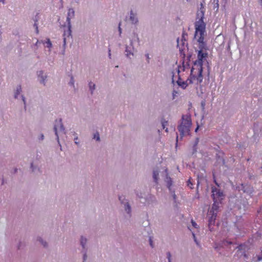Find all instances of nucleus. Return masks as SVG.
<instances>
[{"mask_svg": "<svg viewBox=\"0 0 262 262\" xmlns=\"http://www.w3.org/2000/svg\"><path fill=\"white\" fill-rule=\"evenodd\" d=\"M18 249L20 248V243H19V245H18Z\"/></svg>", "mask_w": 262, "mask_h": 262, "instance_id": "774afa93", "label": "nucleus"}, {"mask_svg": "<svg viewBox=\"0 0 262 262\" xmlns=\"http://www.w3.org/2000/svg\"><path fill=\"white\" fill-rule=\"evenodd\" d=\"M94 139H96L97 141H99L100 140V137H99V135L98 133H96L94 135Z\"/></svg>", "mask_w": 262, "mask_h": 262, "instance_id": "a19ab883", "label": "nucleus"}, {"mask_svg": "<svg viewBox=\"0 0 262 262\" xmlns=\"http://www.w3.org/2000/svg\"><path fill=\"white\" fill-rule=\"evenodd\" d=\"M162 126L163 129L165 128V127L168 124V121L165 120L164 119H162L161 121Z\"/></svg>", "mask_w": 262, "mask_h": 262, "instance_id": "2f4dec72", "label": "nucleus"}, {"mask_svg": "<svg viewBox=\"0 0 262 262\" xmlns=\"http://www.w3.org/2000/svg\"><path fill=\"white\" fill-rule=\"evenodd\" d=\"M30 168H31L32 171H34L36 169V167L34 165L33 162H31V165H30Z\"/></svg>", "mask_w": 262, "mask_h": 262, "instance_id": "79ce46f5", "label": "nucleus"}, {"mask_svg": "<svg viewBox=\"0 0 262 262\" xmlns=\"http://www.w3.org/2000/svg\"><path fill=\"white\" fill-rule=\"evenodd\" d=\"M63 27L64 28V32L63 34V47L64 50L66 48V46L67 38L70 37L72 35V30H71L72 25H71V24H67V27L66 25H64Z\"/></svg>", "mask_w": 262, "mask_h": 262, "instance_id": "1a4fd4ad", "label": "nucleus"}, {"mask_svg": "<svg viewBox=\"0 0 262 262\" xmlns=\"http://www.w3.org/2000/svg\"><path fill=\"white\" fill-rule=\"evenodd\" d=\"M74 135L75 136V137L74 138V142L76 145H79V142L77 141V140L78 139L77 134L75 132H74Z\"/></svg>", "mask_w": 262, "mask_h": 262, "instance_id": "473e14b6", "label": "nucleus"}, {"mask_svg": "<svg viewBox=\"0 0 262 262\" xmlns=\"http://www.w3.org/2000/svg\"><path fill=\"white\" fill-rule=\"evenodd\" d=\"M74 83H75V81H74V77L71 75V76H70V81L69 82V84L70 86H72L74 87Z\"/></svg>", "mask_w": 262, "mask_h": 262, "instance_id": "7c9ffc66", "label": "nucleus"}, {"mask_svg": "<svg viewBox=\"0 0 262 262\" xmlns=\"http://www.w3.org/2000/svg\"><path fill=\"white\" fill-rule=\"evenodd\" d=\"M129 20L133 25H136L139 22V19L136 13H134L132 10L129 13Z\"/></svg>", "mask_w": 262, "mask_h": 262, "instance_id": "dca6fc26", "label": "nucleus"}, {"mask_svg": "<svg viewBox=\"0 0 262 262\" xmlns=\"http://www.w3.org/2000/svg\"><path fill=\"white\" fill-rule=\"evenodd\" d=\"M188 36L187 33L185 31H183L182 34L181 40L187 41V37Z\"/></svg>", "mask_w": 262, "mask_h": 262, "instance_id": "c756f323", "label": "nucleus"}, {"mask_svg": "<svg viewBox=\"0 0 262 262\" xmlns=\"http://www.w3.org/2000/svg\"><path fill=\"white\" fill-rule=\"evenodd\" d=\"M133 39H130V43L129 45H126L125 46V56L127 58H130V56H134V51L135 50V48L133 45Z\"/></svg>", "mask_w": 262, "mask_h": 262, "instance_id": "f8f14e48", "label": "nucleus"}, {"mask_svg": "<svg viewBox=\"0 0 262 262\" xmlns=\"http://www.w3.org/2000/svg\"><path fill=\"white\" fill-rule=\"evenodd\" d=\"M170 194L172 195H173V194H176L175 193V190L174 189H173L171 187H170V188H168Z\"/></svg>", "mask_w": 262, "mask_h": 262, "instance_id": "c03bdc74", "label": "nucleus"}, {"mask_svg": "<svg viewBox=\"0 0 262 262\" xmlns=\"http://www.w3.org/2000/svg\"><path fill=\"white\" fill-rule=\"evenodd\" d=\"M41 43L46 45V47L49 49H50L52 46V44L49 38H47L46 40H41Z\"/></svg>", "mask_w": 262, "mask_h": 262, "instance_id": "a878e982", "label": "nucleus"}, {"mask_svg": "<svg viewBox=\"0 0 262 262\" xmlns=\"http://www.w3.org/2000/svg\"><path fill=\"white\" fill-rule=\"evenodd\" d=\"M33 26L34 27H35V32L36 34H38L39 33V30H38V24H37V23H34V25H33Z\"/></svg>", "mask_w": 262, "mask_h": 262, "instance_id": "f704fd0d", "label": "nucleus"}, {"mask_svg": "<svg viewBox=\"0 0 262 262\" xmlns=\"http://www.w3.org/2000/svg\"><path fill=\"white\" fill-rule=\"evenodd\" d=\"M177 47L179 48L180 56L184 59L186 57L185 52L188 50L187 41L180 40L178 38L177 39Z\"/></svg>", "mask_w": 262, "mask_h": 262, "instance_id": "0eeeda50", "label": "nucleus"}, {"mask_svg": "<svg viewBox=\"0 0 262 262\" xmlns=\"http://www.w3.org/2000/svg\"><path fill=\"white\" fill-rule=\"evenodd\" d=\"M192 235H193V239H194V242L198 245H199V243L196 239V238L195 237V234L192 233Z\"/></svg>", "mask_w": 262, "mask_h": 262, "instance_id": "de8ad7c7", "label": "nucleus"}, {"mask_svg": "<svg viewBox=\"0 0 262 262\" xmlns=\"http://www.w3.org/2000/svg\"><path fill=\"white\" fill-rule=\"evenodd\" d=\"M146 202L148 204L156 203L157 202V199L154 195H149L146 199Z\"/></svg>", "mask_w": 262, "mask_h": 262, "instance_id": "aec40b11", "label": "nucleus"}, {"mask_svg": "<svg viewBox=\"0 0 262 262\" xmlns=\"http://www.w3.org/2000/svg\"><path fill=\"white\" fill-rule=\"evenodd\" d=\"M22 91L21 86L20 85H18L16 87V90L14 92V97L15 99H17L18 95Z\"/></svg>", "mask_w": 262, "mask_h": 262, "instance_id": "4be33fe9", "label": "nucleus"}, {"mask_svg": "<svg viewBox=\"0 0 262 262\" xmlns=\"http://www.w3.org/2000/svg\"><path fill=\"white\" fill-rule=\"evenodd\" d=\"M2 3L3 4L5 3V0H0V3Z\"/></svg>", "mask_w": 262, "mask_h": 262, "instance_id": "e2e57ef3", "label": "nucleus"}, {"mask_svg": "<svg viewBox=\"0 0 262 262\" xmlns=\"http://www.w3.org/2000/svg\"><path fill=\"white\" fill-rule=\"evenodd\" d=\"M159 171L158 170H154L152 172V177L154 181L157 184L159 180Z\"/></svg>", "mask_w": 262, "mask_h": 262, "instance_id": "412c9836", "label": "nucleus"}, {"mask_svg": "<svg viewBox=\"0 0 262 262\" xmlns=\"http://www.w3.org/2000/svg\"><path fill=\"white\" fill-rule=\"evenodd\" d=\"M172 199L174 201V202L176 203V200H177V195L176 194H173V195H172Z\"/></svg>", "mask_w": 262, "mask_h": 262, "instance_id": "603ef678", "label": "nucleus"}, {"mask_svg": "<svg viewBox=\"0 0 262 262\" xmlns=\"http://www.w3.org/2000/svg\"><path fill=\"white\" fill-rule=\"evenodd\" d=\"M191 125V121L190 117L183 115L182 117V122L178 126V129L180 132L181 137H183L184 135H189Z\"/></svg>", "mask_w": 262, "mask_h": 262, "instance_id": "7ed1b4c3", "label": "nucleus"}, {"mask_svg": "<svg viewBox=\"0 0 262 262\" xmlns=\"http://www.w3.org/2000/svg\"><path fill=\"white\" fill-rule=\"evenodd\" d=\"M211 196L213 200L222 201L224 196L223 192L214 186L211 187Z\"/></svg>", "mask_w": 262, "mask_h": 262, "instance_id": "6e6552de", "label": "nucleus"}, {"mask_svg": "<svg viewBox=\"0 0 262 262\" xmlns=\"http://www.w3.org/2000/svg\"><path fill=\"white\" fill-rule=\"evenodd\" d=\"M39 13H37L35 17L33 18V20L34 21V23H37L38 19H39Z\"/></svg>", "mask_w": 262, "mask_h": 262, "instance_id": "e433bc0d", "label": "nucleus"}, {"mask_svg": "<svg viewBox=\"0 0 262 262\" xmlns=\"http://www.w3.org/2000/svg\"><path fill=\"white\" fill-rule=\"evenodd\" d=\"M254 260L256 261H262V248L260 249V252L256 255L254 257Z\"/></svg>", "mask_w": 262, "mask_h": 262, "instance_id": "bb28decb", "label": "nucleus"}, {"mask_svg": "<svg viewBox=\"0 0 262 262\" xmlns=\"http://www.w3.org/2000/svg\"><path fill=\"white\" fill-rule=\"evenodd\" d=\"M165 181L166 182V185L167 188H168L171 187V186L172 185V180L171 179V178L168 176V174H166Z\"/></svg>", "mask_w": 262, "mask_h": 262, "instance_id": "393cba45", "label": "nucleus"}, {"mask_svg": "<svg viewBox=\"0 0 262 262\" xmlns=\"http://www.w3.org/2000/svg\"><path fill=\"white\" fill-rule=\"evenodd\" d=\"M213 203L212 205L211 209L209 212L210 214L215 213V214H217L219 209V205L221 203V201L215 200H213Z\"/></svg>", "mask_w": 262, "mask_h": 262, "instance_id": "2eb2a0df", "label": "nucleus"}, {"mask_svg": "<svg viewBox=\"0 0 262 262\" xmlns=\"http://www.w3.org/2000/svg\"><path fill=\"white\" fill-rule=\"evenodd\" d=\"M133 38H132L131 39H133V42L135 41H137L139 44L140 40L138 33L136 32H134L133 33Z\"/></svg>", "mask_w": 262, "mask_h": 262, "instance_id": "cd10ccee", "label": "nucleus"}, {"mask_svg": "<svg viewBox=\"0 0 262 262\" xmlns=\"http://www.w3.org/2000/svg\"><path fill=\"white\" fill-rule=\"evenodd\" d=\"M149 244H150V246L152 248H153V243H152V241L151 237H149Z\"/></svg>", "mask_w": 262, "mask_h": 262, "instance_id": "864d4df0", "label": "nucleus"}, {"mask_svg": "<svg viewBox=\"0 0 262 262\" xmlns=\"http://www.w3.org/2000/svg\"><path fill=\"white\" fill-rule=\"evenodd\" d=\"M198 129H199V126H198V127L195 129V132H196L198 131Z\"/></svg>", "mask_w": 262, "mask_h": 262, "instance_id": "338daca9", "label": "nucleus"}, {"mask_svg": "<svg viewBox=\"0 0 262 262\" xmlns=\"http://www.w3.org/2000/svg\"><path fill=\"white\" fill-rule=\"evenodd\" d=\"M199 142V138H196L193 145H194V146H197Z\"/></svg>", "mask_w": 262, "mask_h": 262, "instance_id": "58836bf2", "label": "nucleus"}, {"mask_svg": "<svg viewBox=\"0 0 262 262\" xmlns=\"http://www.w3.org/2000/svg\"><path fill=\"white\" fill-rule=\"evenodd\" d=\"M166 255H167V258L168 259V262H171V255L170 252H167V253H166Z\"/></svg>", "mask_w": 262, "mask_h": 262, "instance_id": "72a5a7b5", "label": "nucleus"}, {"mask_svg": "<svg viewBox=\"0 0 262 262\" xmlns=\"http://www.w3.org/2000/svg\"><path fill=\"white\" fill-rule=\"evenodd\" d=\"M75 16V11L73 8H69L67 13L66 23L67 24H71V19Z\"/></svg>", "mask_w": 262, "mask_h": 262, "instance_id": "f3484780", "label": "nucleus"}, {"mask_svg": "<svg viewBox=\"0 0 262 262\" xmlns=\"http://www.w3.org/2000/svg\"><path fill=\"white\" fill-rule=\"evenodd\" d=\"M41 43V40H37V41L35 43V45L36 46H37L38 45V44H40Z\"/></svg>", "mask_w": 262, "mask_h": 262, "instance_id": "13d9d810", "label": "nucleus"}, {"mask_svg": "<svg viewBox=\"0 0 262 262\" xmlns=\"http://www.w3.org/2000/svg\"><path fill=\"white\" fill-rule=\"evenodd\" d=\"M237 248L238 249V251L240 252L241 255L243 256L244 257L247 258V255L246 253V249H247V247L244 244L239 245Z\"/></svg>", "mask_w": 262, "mask_h": 262, "instance_id": "a211bd4d", "label": "nucleus"}, {"mask_svg": "<svg viewBox=\"0 0 262 262\" xmlns=\"http://www.w3.org/2000/svg\"><path fill=\"white\" fill-rule=\"evenodd\" d=\"M177 94V92H176V91H173V92H172V96H173V99H174L175 98V96H176V95Z\"/></svg>", "mask_w": 262, "mask_h": 262, "instance_id": "6e6d98bb", "label": "nucleus"}, {"mask_svg": "<svg viewBox=\"0 0 262 262\" xmlns=\"http://www.w3.org/2000/svg\"><path fill=\"white\" fill-rule=\"evenodd\" d=\"M213 182L216 186H217L218 187L220 186L219 183L217 182L216 180L215 179V178L214 177V179H213Z\"/></svg>", "mask_w": 262, "mask_h": 262, "instance_id": "4d7b16f0", "label": "nucleus"}, {"mask_svg": "<svg viewBox=\"0 0 262 262\" xmlns=\"http://www.w3.org/2000/svg\"><path fill=\"white\" fill-rule=\"evenodd\" d=\"M21 99H22V100L24 103V105H25V108L26 107V98L25 97V96L24 95H21Z\"/></svg>", "mask_w": 262, "mask_h": 262, "instance_id": "37998d69", "label": "nucleus"}, {"mask_svg": "<svg viewBox=\"0 0 262 262\" xmlns=\"http://www.w3.org/2000/svg\"><path fill=\"white\" fill-rule=\"evenodd\" d=\"M135 193L139 198L141 199L143 198L142 194L141 192H139L138 191H135Z\"/></svg>", "mask_w": 262, "mask_h": 262, "instance_id": "4c0bfd02", "label": "nucleus"}, {"mask_svg": "<svg viewBox=\"0 0 262 262\" xmlns=\"http://www.w3.org/2000/svg\"><path fill=\"white\" fill-rule=\"evenodd\" d=\"M208 53L206 51L199 50L198 52V59L193 62V66L196 68H203V60L208 57Z\"/></svg>", "mask_w": 262, "mask_h": 262, "instance_id": "423d86ee", "label": "nucleus"}, {"mask_svg": "<svg viewBox=\"0 0 262 262\" xmlns=\"http://www.w3.org/2000/svg\"><path fill=\"white\" fill-rule=\"evenodd\" d=\"M177 84L183 89H185L189 83L188 79L186 81H177Z\"/></svg>", "mask_w": 262, "mask_h": 262, "instance_id": "6ab92c4d", "label": "nucleus"}, {"mask_svg": "<svg viewBox=\"0 0 262 262\" xmlns=\"http://www.w3.org/2000/svg\"><path fill=\"white\" fill-rule=\"evenodd\" d=\"M37 74L39 82L43 85H45L46 83V79L47 78V75L44 74V72L42 70L38 71L37 72Z\"/></svg>", "mask_w": 262, "mask_h": 262, "instance_id": "4468645a", "label": "nucleus"}, {"mask_svg": "<svg viewBox=\"0 0 262 262\" xmlns=\"http://www.w3.org/2000/svg\"><path fill=\"white\" fill-rule=\"evenodd\" d=\"M87 243V239L83 236H81L80 238V245L82 248V252L83 253V261L82 262H85L87 258V247L86 244Z\"/></svg>", "mask_w": 262, "mask_h": 262, "instance_id": "9d476101", "label": "nucleus"}, {"mask_svg": "<svg viewBox=\"0 0 262 262\" xmlns=\"http://www.w3.org/2000/svg\"><path fill=\"white\" fill-rule=\"evenodd\" d=\"M238 190L249 195L251 194L253 192L252 188L247 184H242L241 186L238 187Z\"/></svg>", "mask_w": 262, "mask_h": 262, "instance_id": "ddd939ff", "label": "nucleus"}, {"mask_svg": "<svg viewBox=\"0 0 262 262\" xmlns=\"http://www.w3.org/2000/svg\"><path fill=\"white\" fill-rule=\"evenodd\" d=\"M89 88L91 95L94 94V92L96 89V84L92 81L89 82Z\"/></svg>", "mask_w": 262, "mask_h": 262, "instance_id": "b1692460", "label": "nucleus"}, {"mask_svg": "<svg viewBox=\"0 0 262 262\" xmlns=\"http://www.w3.org/2000/svg\"><path fill=\"white\" fill-rule=\"evenodd\" d=\"M38 139L39 140H43L44 139V135L42 134H41L38 137Z\"/></svg>", "mask_w": 262, "mask_h": 262, "instance_id": "3c124183", "label": "nucleus"}, {"mask_svg": "<svg viewBox=\"0 0 262 262\" xmlns=\"http://www.w3.org/2000/svg\"><path fill=\"white\" fill-rule=\"evenodd\" d=\"M220 154L224 155V152H220L219 154H216V159L217 161L222 162V164L224 165L225 164V160L223 158V157L220 155Z\"/></svg>", "mask_w": 262, "mask_h": 262, "instance_id": "5701e85b", "label": "nucleus"}, {"mask_svg": "<svg viewBox=\"0 0 262 262\" xmlns=\"http://www.w3.org/2000/svg\"><path fill=\"white\" fill-rule=\"evenodd\" d=\"M205 10L203 4L201 5L199 10L196 13V21L194 23V37L197 38L199 43V50L206 51L208 50L207 43L204 41L206 35V24L204 22Z\"/></svg>", "mask_w": 262, "mask_h": 262, "instance_id": "f257e3e1", "label": "nucleus"}, {"mask_svg": "<svg viewBox=\"0 0 262 262\" xmlns=\"http://www.w3.org/2000/svg\"><path fill=\"white\" fill-rule=\"evenodd\" d=\"M203 68H196L193 66L191 69L190 74L188 78L189 84L194 83L196 85L201 83L203 81Z\"/></svg>", "mask_w": 262, "mask_h": 262, "instance_id": "f03ea898", "label": "nucleus"}, {"mask_svg": "<svg viewBox=\"0 0 262 262\" xmlns=\"http://www.w3.org/2000/svg\"><path fill=\"white\" fill-rule=\"evenodd\" d=\"M219 8V0H217V2H216L215 4H214V9H215L216 8V9L217 10Z\"/></svg>", "mask_w": 262, "mask_h": 262, "instance_id": "a18cd8bd", "label": "nucleus"}, {"mask_svg": "<svg viewBox=\"0 0 262 262\" xmlns=\"http://www.w3.org/2000/svg\"><path fill=\"white\" fill-rule=\"evenodd\" d=\"M177 72L178 73V75H179V73H180V70H179V69L178 68V70H177ZM177 81H182L181 80V77L180 75H179V77H178V79Z\"/></svg>", "mask_w": 262, "mask_h": 262, "instance_id": "5fc2aeb1", "label": "nucleus"}, {"mask_svg": "<svg viewBox=\"0 0 262 262\" xmlns=\"http://www.w3.org/2000/svg\"><path fill=\"white\" fill-rule=\"evenodd\" d=\"M75 3H79L80 0H73Z\"/></svg>", "mask_w": 262, "mask_h": 262, "instance_id": "69168bd1", "label": "nucleus"}, {"mask_svg": "<svg viewBox=\"0 0 262 262\" xmlns=\"http://www.w3.org/2000/svg\"><path fill=\"white\" fill-rule=\"evenodd\" d=\"M118 199L121 207L126 213V217L129 219L132 216V209L129 200L126 199L124 195L119 196Z\"/></svg>", "mask_w": 262, "mask_h": 262, "instance_id": "20e7f679", "label": "nucleus"}, {"mask_svg": "<svg viewBox=\"0 0 262 262\" xmlns=\"http://www.w3.org/2000/svg\"><path fill=\"white\" fill-rule=\"evenodd\" d=\"M118 31H119V36L121 37V34H122V29L121 28V23H119V24Z\"/></svg>", "mask_w": 262, "mask_h": 262, "instance_id": "ea45409f", "label": "nucleus"}, {"mask_svg": "<svg viewBox=\"0 0 262 262\" xmlns=\"http://www.w3.org/2000/svg\"><path fill=\"white\" fill-rule=\"evenodd\" d=\"M191 223L192 226L194 228H198V226L197 224L193 220H191Z\"/></svg>", "mask_w": 262, "mask_h": 262, "instance_id": "c9c22d12", "label": "nucleus"}, {"mask_svg": "<svg viewBox=\"0 0 262 262\" xmlns=\"http://www.w3.org/2000/svg\"><path fill=\"white\" fill-rule=\"evenodd\" d=\"M249 177L250 179H253V176L251 175L250 174H249Z\"/></svg>", "mask_w": 262, "mask_h": 262, "instance_id": "680f3d73", "label": "nucleus"}, {"mask_svg": "<svg viewBox=\"0 0 262 262\" xmlns=\"http://www.w3.org/2000/svg\"><path fill=\"white\" fill-rule=\"evenodd\" d=\"M192 183L191 182L190 180H189L188 181H187V185L190 187V188H192V187H191V186L192 185Z\"/></svg>", "mask_w": 262, "mask_h": 262, "instance_id": "8fccbe9b", "label": "nucleus"}, {"mask_svg": "<svg viewBox=\"0 0 262 262\" xmlns=\"http://www.w3.org/2000/svg\"><path fill=\"white\" fill-rule=\"evenodd\" d=\"M197 151V146H192V154H195Z\"/></svg>", "mask_w": 262, "mask_h": 262, "instance_id": "09e8293b", "label": "nucleus"}, {"mask_svg": "<svg viewBox=\"0 0 262 262\" xmlns=\"http://www.w3.org/2000/svg\"><path fill=\"white\" fill-rule=\"evenodd\" d=\"M217 214L215 213H211L209 212V218L208 227L210 231L212 232L213 231V226L215 225V221L216 219Z\"/></svg>", "mask_w": 262, "mask_h": 262, "instance_id": "9b49d317", "label": "nucleus"}, {"mask_svg": "<svg viewBox=\"0 0 262 262\" xmlns=\"http://www.w3.org/2000/svg\"><path fill=\"white\" fill-rule=\"evenodd\" d=\"M173 77H174V73H172V83H174V80L173 79Z\"/></svg>", "mask_w": 262, "mask_h": 262, "instance_id": "052dcab7", "label": "nucleus"}, {"mask_svg": "<svg viewBox=\"0 0 262 262\" xmlns=\"http://www.w3.org/2000/svg\"><path fill=\"white\" fill-rule=\"evenodd\" d=\"M37 240L44 247H46L47 246V243L46 241H44L43 239L40 237H38L37 239Z\"/></svg>", "mask_w": 262, "mask_h": 262, "instance_id": "c85d7f7f", "label": "nucleus"}, {"mask_svg": "<svg viewBox=\"0 0 262 262\" xmlns=\"http://www.w3.org/2000/svg\"><path fill=\"white\" fill-rule=\"evenodd\" d=\"M108 57L111 58V53L110 49H108Z\"/></svg>", "mask_w": 262, "mask_h": 262, "instance_id": "bf43d9fd", "label": "nucleus"}, {"mask_svg": "<svg viewBox=\"0 0 262 262\" xmlns=\"http://www.w3.org/2000/svg\"><path fill=\"white\" fill-rule=\"evenodd\" d=\"M191 57V55H189L188 56H187V58H188V60H190V59Z\"/></svg>", "mask_w": 262, "mask_h": 262, "instance_id": "0e129e2a", "label": "nucleus"}, {"mask_svg": "<svg viewBox=\"0 0 262 262\" xmlns=\"http://www.w3.org/2000/svg\"><path fill=\"white\" fill-rule=\"evenodd\" d=\"M54 132L55 133V135L56 136V139L58 142V145L61 147V144L59 142V135L58 134V129H59L60 132L63 133V134H66L65 128L63 125L62 122V119L60 118L59 119H56L55 122V124L54 125ZM61 149V148H60Z\"/></svg>", "mask_w": 262, "mask_h": 262, "instance_id": "39448f33", "label": "nucleus"}, {"mask_svg": "<svg viewBox=\"0 0 262 262\" xmlns=\"http://www.w3.org/2000/svg\"><path fill=\"white\" fill-rule=\"evenodd\" d=\"M145 57H146V60H147V63H149V60H150V57H149V55L148 53H146L145 55Z\"/></svg>", "mask_w": 262, "mask_h": 262, "instance_id": "49530a36", "label": "nucleus"}]
</instances>
